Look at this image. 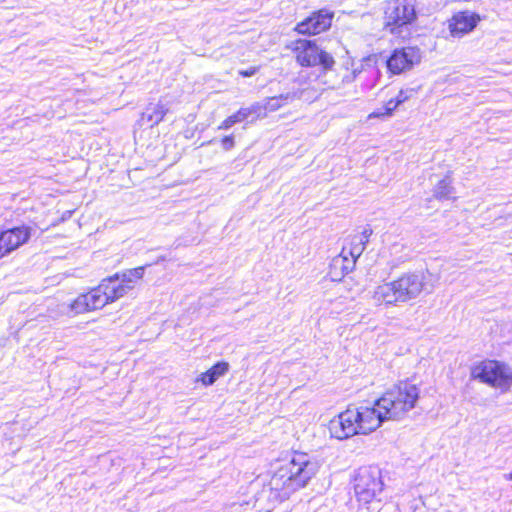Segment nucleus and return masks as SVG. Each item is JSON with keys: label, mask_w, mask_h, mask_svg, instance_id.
Segmentation results:
<instances>
[{"label": "nucleus", "mask_w": 512, "mask_h": 512, "mask_svg": "<svg viewBox=\"0 0 512 512\" xmlns=\"http://www.w3.org/2000/svg\"><path fill=\"white\" fill-rule=\"evenodd\" d=\"M229 370V364L227 362H218L212 366L208 371L202 373L198 381L202 382L203 385H212L218 378L223 376Z\"/></svg>", "instance_id": "obj_14"}, {"label": "nucleus", "mask_w": 512, "mask_h": 512, "mask_svg": "<svg viewBox=\"0 0 512 512\" xmlns=\"http://www.w3.org/2000/svg\"><path fill=\"white\" fill-rule=\"evenodd\" d=\"M256 71H257V69L255 67H252L247 70L239 71V74L242 75L243 77H250V76H253L256 73Z\"/></svg>", "instance_id": "obj_23"}, {"label": "nucleus", "mask_w": 512, "mask_h": 512, "mask_svg": "<svg viewBox=\"0 0 512 512\" xmlns=\"http://www.w3.org/2000/svg\"><path fill=\"white\" fill-rule=\"evenodd\" d=\"M427 275L423 271H411L397 279L377 285L371 299L377 306L395 307L417 299L427 290Z\"/></svg>", "instance_id": "obj_4"}, {"label": "nucleus", "mask_w": 512, "mask_h": 512, "mask_svg": "<svg viewBox=\"0 0 512 512\" xmlns=\"http://www.w3.org/2000/svg\"><path fill=\"white\" fill-rule=\"evenodd\" d=\"M419 398V388L411 381H401L388 389L372 406H349L328 424L332 438L345 440L368 435L384 421L400 420L412 410Z\"/></svg>", "instance_id": "obj_1"}, {"label": "nucleus", "mask_w": 512, "mask_h": 512, "mask_svg": "<svg viewBox=\"0 0 512 512\" xmlns=\"http://www.w3.org/2000/svg\"><path fill=\"white\" fill-rule=\"evenodd\" d=\"M247 112L246 110H243V108L239 109L235 114L227 117L218 127L219 130H228L236 123H240L247 118Z\"/></svg>", "instance_id": "obj_18"}, {"label": "nucleus", "mask_w": 512, "mask_h": 512, "mask_svg": "<svg viewBox=\"0 0 512 512\" xmlns=\"http://www.w3.org/2000/svg\"><path fill=\"white\" fill-rule=\"evenodd\" d=\"M381 471L377 467H362L355 476L354 491L357 501L362 505L378 502L383 491Z\"/></svg>", "instance_id": "obj_7"}, {"label": "nucleus", "mask_w": 512, "mask_h": 512, "mask_svg": "<svg viewBox=\"0 0 512 512\" xmlns=\"http://www.w3.org/2000/svg\"><path fill=\"white\" fill-rule=\"evenodd\" d=\"M480 20V16L473 11H459L453 14L448 21L450 35L454 38H461L472 32Z\"/></svg>", "instance_id": "obj_11"}, {"label": "nucleus", "mask_w": 512, "mask_h": 512, "mask_svg": "<svg viewBox=\"0 0 512 512\" xmlns=\"http://www.w3.org/2000/svg\"><path fill=\"white\" fill-rule=\"evenodd\" d=\"M167 112L168 109L165 107V105L158 103L148 108L143 116L147 117V120L151 123V125H156L163 120Z\"/></svg>", "instance_id": "obj_16"}, {"label": "nucleus", "mask_w": 512, "mask_h": 512, "mask_svg": "<svg viewBox=\"0 0 512 512\" xmlns=\"http://www.w3.org/2000/svg\"><path fill=\"white\" fill-rule=\"evenodd\" d=\"M295 54L296 61L303 67H313L321 65L323 69L332 68L335 61L333 57L321 49L315 41L298 39L288 46Z\"/></svg>", "instance_id": "obj_8"}, {"label": "nucleus", "mask_w": 512, "mask_h": 512, "mask_svg": "<svg viewBox=\"0 0 512 512\" xmlns=\"http://www.w3.org/2000/svg\"><path fill=\"white\" fill-rule=\"evenodd\" d=\"M33 229L21 225L2 231L0 234V258L18 249L31 237Z\"/></svg>", "instance_id": "obj_10"}, {"label": "nucleus", "mask_w": 512, "mask_h": 512, "mask_svg": "<svg viewBox=\"0 0 512 512\" xmlns=\"http://www.w3.org/2000/svg\"><path fill=\"white\" fill-rule=\"evenodd\" d=\"M243 506H244L243 504H240V505H238V506H236L235 504L233 505V507H235V508H236V510H238L239 508H241V507H243Z\"/></svg>", "instance_id": "obj_25"}, {"label": "nucleus", "mask_w": 512, "mask_h": 512, "mask_svg": "<svg viewBox=\"0 0 512 512\" xmlns=\"http://www.w3.org/2000/svg\"><path fill=\"white\" fill-rule=\"evenodd\" d=\"M504 478H505L506 480L512 481V472H511V473H508V474H505V475H504Z\"/></svg>", "instance_id": "obj_24"}, {"label": "nucleus", "mask_w": 512, "mask_h": 512, "mask_svg": "<svg viewBox=\"0 0 512 512\" xmlns=\"http://www.w3.org/2000/svg\"><path fill=\"white\" fill-rule=\"evenodd\" d=\"M371 235V229H364L361 233L349 237L342 248L340 257L344 261L350 259L352 263H355L356 259H358L365 250Z\"/></svg>", "instance_id": "obj_12"}, {"label": "nucleus", "mask_w": 512, "mask_h": 512, "mask_svg": "<svg viewBox=\"0 0 512 512\" xmlns=\"http://www.w3.org/2000/svg\"><path fill=\"white\" fill-rule=\"evenodd\" d=\"M319 462L306 453L295 452L273 473L269 481L270 497L283 501L300 488H303L316 475Z\"/></svg>", "instance_id": "obj_3"}, {"label": "nucleus", "mask_w": 512, "mask_h": 512, "mask_svg": "<svg viewBox=\"0 0 512 512\" xmlns=\"http://www.w3.org/2000/svg\"><path fill=\"white\" fill-rule=\"evenodd\" d=\"M452 193V181L449 177L440 180L434 188V197L439 200L448 199Z\"/></svg>", "instance_id": "obj_17"}, {"label": "nucleus", "mask_w": 512, "mask_h": 512, "mask_svg": "<svg viewBox=\"0 0 512 512\" xmlns=\"http://www.w3.org/2000/svg\"><path fill=\"white\" fill-rule=\"evenodd\" d=\"M416 94H417V89L407 88V89L400 90L395 97H396L398 103L401 105L402 103L406 102L410 98L414 97Z\"/></svg>", "instance_id": "obj_21"}, {"label": "nucleus", "mask_w": 512, "mask_h": 512, "mask_svg": "<svg viewBox=\"0 0 512 512\" xmlns=\"http://www.w3.org/2000/svg\"><path fill=\"white\" fill-rule=\"evenodd\" d=\"M384 27L392 34H400L417 17L412 0H389L383 5Z\"/></svg>", "instance_id": "obj_6"}, {"label": "nucleus", "mask_w": 512, "mask_h": 512, "mask_svg": "<svg viewBox=\"0 0 512 512\" xmlns=\"http://www.w3.org/2000/svg\"><path fill=\"white\" fill-rule=\"evenodd\" d=\"M400 104L398 103L396 97L388 100L382 109L373 112L370 117H380V116H391L392 113L398 108Z\"/></svg>", "instance_id": "obj_19"}, {"label": "nucleus", "mask_w": 512, "mask_h": 512, "mask_svg": "<svg viewBox=\"0 0 512 512\" xmlns=\"http://www.w3.org/2000/svg\"><path fill=\"white\" fill-rule=\"evenodd\" d=\"M243 110L248 111L247 112V118H249L252 115L255 116V119L263 118L267 114V109L265 107V102L264 103H255V104L251 105L250 107L243 108Z\"/></svg>", "instance_id": "obj_20"}, {"label": "nucleus", "mask_w": 512, "mask_h": 512, "mask_svg": "<svg viewBox=\"0 0 512 512\" xmlns=\"http://www.w3.org/2000/svg\"><path fill=\"white\" fill-rule=\"evenodd\" d=\"M144 267H136L104 279L98 287L79 295L74 301L62 304L60 312L69 316L100 309L133 290L143 278Z\"/></svg>", "instance_id": "obj_2"}, {"label": "nucleus", "mask_w": 512, "mask_h": 512, "mask_svg": "<svg viewBox=\"0 0 512 512\" xmlns=\"http://www.w3.org/2000/svg\"><path fill=\"white\" fill-rule=\"evenodd\" d=\"M471 378L506 392L512 386V368L496 360H483L471 368Z\"/></svg>", "instance_id": "obj_5"}, {"label": "nucleus", "mask_w": 512, "mask_h": 512, "mask_svg": "<svg viewBox=\"0 0 512 512\" xmlns=\"http://www.w3.org/2000/svg\"><path fill=\"white\" fill-rule=\"evenodd\" d=\"M332 16L331 13L321 10L297 24L295 29L299 34L321 33L331 26Z\"/></svg>", "instance_id": "obj_13"}, {"label": "nucleus", "mask_w": 512, "mask_h": 512, "mask_svg": "<svg viewBox=\"0 0 512 512\" xmlns=\"http://www.w3.org/2000/svg\"><path fill=\"white\" fill-rule=\"evenodd\" d=\"M421 60V52L416 47L396 49L387 60V67L393 74L411 69Z\"/></svg>", "instance_id": "obj_9"}, {"label": "nucleus", "mask_w": 512, "mask_h": 512, "mask_svg": "<svg viewBox=\"0 0 512 512\" xmlns=\"http://www.w3.org/2000/svg\"><path fill=\"white\" fill-rule=\"evenodd\" d=\"M298 95L296 93H286L281 94L280 96L267 98L265 102V107L267 112H273L288 104L289 102L296 99Z\"/></svg>", "instance_id": "obj_15"}, {"label": "nucleus", "mask_w": 512, "mask_h": 512, "mask_svg": "<svg viewBox=\"0 0 512 512\" xmlns=\"http://www.w3.org/2000/svg\"><path fill=\"white\" fill-rule=\"evenodd\" d=\"M222 147L225 151H229L234 147V137L232 135L225 136L221 140Z\"/></svg>", "instance_id": "obj_22"}]
</instances>
